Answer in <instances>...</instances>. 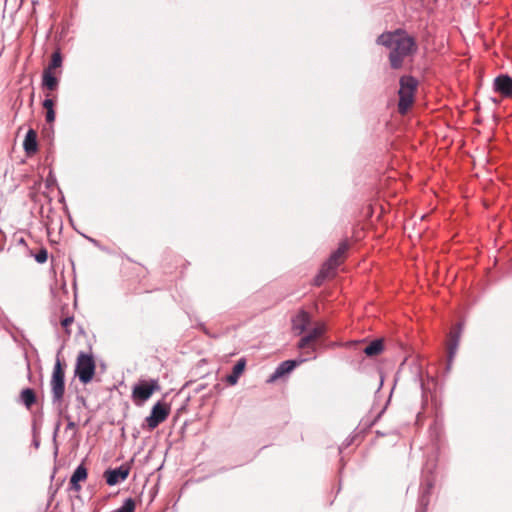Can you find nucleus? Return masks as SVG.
<instances>
[{
    "mask_svg": "<svg viewBox=\"0 0 512 512\" xmlns=\"http://www.w3.org/2000/svg\"><path fill=\"white\" fill-rule=\"evenodd\" d=\"M418 80L412 75H403L399 80V101L398 111L401 114L407 113L414 103L415 93L418 87Z\"/></svg>",
    "mask_w": 512,
    "mask_h": 512,
    "instance_id": "obj_1",
    "label": "nucleus"
},
{
    "mask_svg": "<svg viewBox=\"0 0 512 512\" xmlns=\"http://www.w3.org/2000/svg\"><path fill=\"white\" fill-rule=\"evenodd\" d=\"M416 51V42L413 37L405 35H401L395 46L389 53V61L390 65L393 69H399L403 65V60L405 57L413 54Z\"/></svg>",
    "mask_w": 512,
    "mask_h": 512,
    "instance_id": "obj_2",
    "label": "nucleus"
},
{
    "mask_svg": "<svg viewBox=\"0 0 512 512\" xmlns=\"http://www.w3.org/2000/svg\"><path fill=\"white\" fill-rule=\"evenodd\" d=\"M59 354L60 351L57 354L50 380L53 404H60L65 394V364L60 360Z\"/></svg>",
    "mask_w": 512,
    "mask_h": 512,
    "instance_id": "obj_3",
    "label": "nucleus"
},
{
    "mask_svg": "<svg viewBox=\"0 0 512 512\" xmlns=\"http://www.w3.org/2000/svg\"><path fill=\"white\" fill-rule=\"evenodd\" d=\"M435 468V463L430 464L428 462L422 470V482L420 486V495L418 499L420 508L416 512H425L429 504V497L435 484V477L433 474Z\"/></svg>",
    "mask_w": 512,
    "mask_h": 512,
    "instance_id": "obj_4",
    "label": "nucleus"
},
{
    "mask_svg": "<svg viewBox=\"0 0 512 512\" xmlns=\"http://www.w3.org/2000/svg\"><path fill=\"white\" fill-rule=\"evenodd\" d=\"M96 363L91 353L80 352L76 359L75 376L82 384H88L95 375Z\"/></svg>",
    "mask_w": 512,
    "mask_h": 512,
    "instance_id": "obj_5",
    "label": "nucleus"
},
{
    "mask_svg": "<svg viewBox=\"0 0 512 512\" xmlns=\"http://www.w3.org/2000/svg\"><path fill=\"white\" fill-rule=\"evenodd\" d=\"M161 389L157 379L140 380L133 386L132 397L139 404L146 402L154 392Z\"/></svg>",
    "mask_w": 512,
    "mask_h": 512,
    "instance_id": "obj_6",
    "label": "nucleus"
},
{
    "mask_svg": "<svg viewBox=\"0 0 512 512\" xmlns=\"http://www.w3.org/2000/svg\"><path fill=\"white\" fill-rule=\"evenodd\" d=\"M170 413V407L168 404L158 401L153 405L150 414L145 418V422L148 430H154L162 422H164Z\"/></svg>",
    "mask_w": 512,
    "mask_h": 512,
    "instance_id": "obj_7",
    "label": "nucleus"
},
{
    "mask_svg": "<svg viewBox=\"0 0 512 512\" xmlns=\"http://www.w3.org/2000/svg\"><path fill=\"white\" fill-rule=\"evenodd\" d=\"M462 331L463 323L459 322L452 327L448 334L447 370H450L451 364L456 355Z\"/></svg>",
    "mask_w": 512,
    "mask_h": 512,
    "instance_id": "obj_8",
    "label": "nucleus"
},
{
    "mask_svg": "<svg viewBox=\"0 0 512 512\" xmlns=\"http://www.w3.org/2000/svg\"><path fill=\"white\" fill-rule=\"evenodd\" d=\"M308 358L289 359L281 362L275 371L267 379V383H273L278 379L290 374L297 366L307 361Z\"/></svg>",
    "mask_w": 512,
    "mask_h": 512,
    "instance_id": "obj_9",
    "label": "nucleus"
},
{
    "mask_svg": "<svg viewBox=\"0 0 512 512\" xmlns=\"http://www.w3.org/2000/svg\"><path fill=\"white\" fill-rule=\"evenodd\" d=\"M130 473V465L122 464L116 468H109L104 472V478L109 486H115L127 479Z\"/></svg>",
    "mask_w": 512,
    "mask_h": 512,
    "instance_id": "obj_10",
    "label": "nucleus"
},
{
    "mask_svg": "<svg viewBox=\"0 0 512 512\" xmlns=\"http://www.w3.org/2000/svg\"><path fill=\"white\" fill-rule=\"evenodd\" d=\"M493 87L495 92L503 97L512 96V77L508 74H500L494 79Z\"/></svg>",
    "mask_w": 512,
    "mask_h": 512,
    "instance_id": "obj_11",
    "label": "nucleus"
},
{
    "mask_svg": "<svg viewBox=\"0 0 512 512\" xmlns=\"http://www.w3.org/2000/svg\"><path fill=\"white\" fill-rule=\"evenodd\" d=\"M310 323V315L305 310H301L296 316L292 318V330L296 335H301L307 331Z\"/></svg>",
    "mask_w": 512,
    "mask_h": 512,
    "instance_id": "obj_12",
    "label": "nucleus"
},
{
    "mask_svg": "<svg viewBox=\"0 0 512 512\" xmlns=\"http://www.w3.org/2000/svg\"><path fill=\"white\" fill-rule=\"evenodd\" d=\"M403 34L404 31L402 29H397L394 32H384L377 37L376 43L392 50L398 38Z\"/></svg>",
    "mask_w": 512,
    "mask_h": 512,
    "instance_id": "obj_13",
    "label": "nucleus"
},
{
    "mask_svg": "<svg viewBox=\"0 0 512 512\" xmlns=\"http://www.w3.org/2000/svg\"><path fill=\"white\" fill-rule=\"evenodd\" d=\"M349 249L348 242H341L339 247L332 252L329 259L324 263L327 267H330L332 270H335L341 263V259L346 254Z\"/></svg>",
    "mask_w": 512,
    "mask_h": 512,
    "instance_id": "obj_14",
    "label": "nucleus"
},
{
    "mask_svg": "<svg viewBox=\"0 0 512 512\" xmlns=\"http://www.w3.org/2000/svg\"><path fill=\"white\" fill-rule=\"evenodd\" d=\"M23 149L27 155H33L38 151V135L37 132L30 128L23 141Z\"/></svg>",
    "mask_w": 512,
    "mask_h": 512,
    "instance_id": "obj_15",
    "label": "nucleus"
},
{
    "mask_svg": "<svg viewBox=\"0 0 512 512\" xmlns=\"http://www.w3.org/2000/svg\"><path fill=\"white\" fill-rule=\"evenodd\" d=\"M246 367V359L240 358L233 366L232 372L226 376V381L229 385L233 386L238 383V380Z\"/></svg>",
    "mask_w": 512,
    "mask_h": 512,
    "instance_id": "obj_16",
    "label": "nucleus"
},
{
    "mask_svg": "<svg viewBox=\"0 0 512 512\" xmlns=\"http://www.w3.org/2000/svg\"><path fill=\"white\" fill-rule=\"evenodd\" d=\"M59 85V79L53 74L50 69H44L42 74V86L45 89L54 91Z\"/></svg>",
    "mask_w": 512,
    "mask_h": 512,
    "instance_id": "obj_17",
    "label": "nucleus"
},
{
    "mask_svg": "<svg viewBox=\"0 0 512 512\" xmlns=\"http://www.w3.org/2000/svg\"><path fill=\"white\" fill-rule=\"evenodd\" d=\"M384 350V342L382 339L378 338L371 341L363 350L366 356L374 357L382 353Z\"/></svg>",
    "mask_w": 512,
    "mask_h": 512,
    "instance_id": "obj_18",
    "label": "nucleus"
},
{
    "mask_svg": "<svg viewBox=\"0 0 512 512\" xmlns=\"http://www.w3.org/2000/svg\"><path fill=\"white\" fill-rule=\"evenodd\" d=\"M297 347L299 349H305V348H308L307 351H305V354L308 355V359H315L316 356L313 355L311 356L313 353H315L317 347L316 345L313 344V342L310 340V336H307V335H304L298 342L297 344Z\"/></svg>",
    "mask_w": 512,
    "mask_h": 512,
    "instance_id": "obj_19",
    "label": "nucleus"
},
{
    "mask_svg": "<svg viewBox=\"0 0 512 512\" xmlns=\"http://www.w3.org/2000/svg\"><path fill=\"white\" fill-rule=\"evenodd\" d=\"M21 402L29 409L37 401L36 394L32 388H24L20 393Z\"/></svg>",
    "mask_w": 512,
    "mask_h": 512,
    "instance_id": "obj_20",
    "label": "nucleus"
},
{
    "mask_svg": "<svg viewBox=\"0 0 512 512\" xmlns=\"http://www.w3.org/2000/svg\"><path fill=\"white\" fill-rule=\"evenodd\" d=\"M326 332L325 325H317L313 327L306 335L310 336V340L313 342L314 345L318 342L319 339L323 337V335Z\"/></svg>",
    "mask_w": 512,
    "mask_h": 512,
    "instance_id": "obj_21",
    "label": "nucleus"
},
{
    "mask_svg": "<svg viewBox=\"0 0 512 512\" xmlns=\"http://www.w3.org/2000/svg\"><path fill=\"white\" fill-rule=\"evenodd\" d=\"M333 271L334 270H332L330 267H327L326 264H323L319 273L314 278V285L315 286L322 285V283L325 281V279H327Z\"/></svg>",
    "mask_w": 512,
    "mask_h": 512,
    "instance_id": "obj_22",
    "label": "nucleus"
},
{
    "mask_svg": "<svg viewBox=\"0 0 512 512\" xmlns=\"http://www.w3.org/2000/svg\"><path fill=\"white\" fill-rule=\"evenodd\" d=\"M62 63L63 57L60 50L58 49L53 52L50 63L46 69H50V71H52L54 69L60 68L62 66Z\"/></svg>",
    "mask_w": 512,
    "mask_h": 512,
    "instance_id": "obj_23",
    "label": "nucleus"
},
{
    "mask_svg": "<svg viewBox=\"0 0 512 512\" xmlns=\"http://www.w3.org/2000/svg\"><path fill=\"white\" fill-rule=\"evenodd\" d=\"M87 476V468L84 466V464H80L75 468L70 478L74 479V481L81 482L84 481L87 478Z\"/></svg>",
    "mask_w": 512,
    "mask_h": 512,
    "instance_id": "obj_24",
    "label": "nucleus"
},
{
    "mask_svg": "<svg viewBox=\"0 0 512 512\" xmlns=\"http://www.w3.org/2000/svg\"><path fill=\"white\" fill-rule=\"evenodd\" d=\"M136 509V502L133 498L129 497L126 498L122 505L115 509L113 512H135Z\"/></svg>",
    "mask_w": 512,
    "mask_h": 512,
    "instance_id": "obj_25",
    "label": "nucleus"
},
{
    "mask_svg": "<svg viewBox=\"0 0 512 512\" xmlns=\"http://www.w3.org/2000/svg\"><path fill=\"white\" fill-rule=\"evenodd\" d=\"M34 259L37 263L43 264L48 259V251L46 248H41L35 255Z\"/></svg>",
    "mask_w": 512,
    "mask_h": 512,
    "instance_id": "obj_26",
    "label": "nucleus"
},
{
    "mask_svg": "<svg viewBox=\"0 0 512 512\" xmlns=\"http://www.w3.org/2000/svg\"><path fill=\"white\" fill-rule=\"evenodd\" d=\"M56 113L54 109L45 110V120L47 123H53L55 121Z\"/></svg>",
    "mask_w": 512,
    "mask_h": 512,
    "instance_id": "obj_27",
    "label": "nucleus"
},
{
    "mask_svg": "<svg viewBox=\"0 0 512 512\" xmlns=\"http://www.w3.org/2000/svg\"><path fill=\"white\" fill-rule=\"evenodd\" d=\"M74 321V318L73 316H68V317H65L62 321H61V325L63 328L66 329L67 333L70 334V332L68 331V327L73 323Z\"/></svg>",
    "mask_w": 512,
    "mask_h": 512,
    "instance_id": "obj_28",
    "label": "nucleus"
},
{
    "mask_svg": "<svg viewBox=\"0 0 512 512\" xmlns=\"http://www.w3.org/2000/svg\"><path fill=\"white\" fill-rule=\"evenodd\" d=\"M54 105H55V102L53 99H50V98H46L43 102H42V106L45 110H48V109H54Z\"/></svg>",
    "mask_w": 512,
    "mask_h": 512,
    "instance_id": "obj_29",
    "label": "nucleus"
},
{
    "mask_svg": "<svg viewBox=\"0 0 512 512\" xmlns=\"http://www.w3.org/2000/svg\"><path fill=\"white\" fill-rule=\"evenodd\" d=\"M69 485H70V489L73 491L77 492L81 489L80 482L74 481V479H72V478H70Z\"/></svg>",
    "mask_w": 512,
    "mask_h": 512,
    "instance_id": "obj_30",
    "label": "nucleus"
},
{
    "mask_svg": "<svg viewBox=\"0 0 512 512\" xmlns=\"http://www.w3.org/2000/svg\"><path fill=\"white\" fill-rule=\"evenodd\" d=\"M56 183H57V180H56L55 176L50 172L46 179L47 187H51L52 185H54Z\"/></svg>",
    "mask_w": 512,
    "mask_h": 512,
    "instance_id": "obj_31",
    "label": "nucleus"
},
{
    "mask_svg": "<svg viewBox=\"0 0 512 512\" xmlns=\"http://www.w3.org/2000/svg\"><path fill=\"white\" fill-rule=\"evenodd\" d=\"M89 242H91L94 246L98 247L101 250H104V248L101 246L100 242L92 237L83 235Z\"/></svg>",
    "mask_w": 512,
    "mask_h": 512,
    "instance_id": "obj_32",
    "label": "nucleus"
},
{
    "mask_svg": "<svg viewBox=\"0 0 512 512\" xmlns=\"http://www.w3.org/2000/svg\"><path fill=\"white\" fill-rule=\"evenodd\" d=\"M33 434H34L33 445H34L35 448H38L39 445H40V441H39V439L36 438V426H35V424L33 425Z\"/></svg>",
    "mask_w": 512,
    "mask_h": 512,
    "instance_id": "obj_33",
    "label": "nucleus"
},
{
    "mask_svg": "<svg viewBox=\"0 0 512 512\" xmlns=\"http://www.w3.org/2000/svg\"><path fill=\"white\" fill-rule=\"evenodd\" d=\"M205 387H206V385H205V384L199 383V384H197V385L195 386V388H194V392H195L196 394H198V393L202 392V391L205 389Z\"/></svg>",
    "mask_w": 512,
    "mask_h": 512,
    "instance_id": "obj_34",
    "label": "nucleus"
},
{
    "mask_svg": "<svg viewBox=\"0 0 512 512\" xmlns=\"http://www.w3.org/2000/svg\"><path fill=\"white\" fill-rule=\"evenodd\" d=\"M60 426H61V422L57 421L56 425H55V428H54V433H53V438L54 439L56 438V436H57V434L59 432Z\"/></svg>",
    "mask_w": 512,
    "mask_h": 512,
    "instance_id": "obj_35",
    "label": "nucleus"
},
{
    "mask_svg": "<svg viewBox=\"0 0 512 512\" xmlns=\"http://www.w3.org/2000/svg\"><path fill=\"white\" fill-rule=\"evenodd\" d=\"M76 427V423L72 420H69L66 426V430H73Z\"/></svg>",
    "mask_w": 512,
    "mask_h": 512,
    "instance_id": "obj_36",
    "label": "nucleus"
},
{
    "mask_svg": "<svg viewBox=\"0 0 512 512\" xmlns=\"http://www.w3.org/2000/svg\"><path fill=\"white\" fill-rule=\"evenodd\" d=\"M388 403H389V400L387 401V403H386V404H388ZM386 407H387V405H385V406L381 409V411L377 414V416H376V418H375V421H377L378 419H380V418H381V416L383 415V413H384V412H385V410H386Z\"/></svg>",
    "mask_w": 512,
    "mask_h": 512,
    "instance_id": "obj_37",
    "label": "nucleus"
},
{
    "mask_svg": "<svg viewBox=\"0 0 512 512\" xmlns=\"http://www.w3.org/2000/svg\"><path fill=\"white\" fill-rule=\"evenodd\" d=\"M77 401L80 402L82 405L86 404L85 398L83 396H81V395L77 396Z\"/></svg>",
    "mask_w": 512,
    "mask_h": 512,
    "instance_id": "obj_38",
    "label": "nucleus"
},
{
    "mask_svg": "<svg viewBox=\"0 0 512 512\" xmlns=\"http://www.w3.org/2000/svg\"><path fill=\"white\" fill-rule=\"evenodd\" d=\"M64 418H65L68 422H69V420H71V419H70V415H68V414H65V415H64Z\"/></svg>",
    "mask_w": 512,
    "mask_h": 512,
    "instance_id": "obj_39",
    "label": "nucleus"
},
{
    "mask_svg": "<svg viewBox=\"0 0 512 512\" xmlns=\"http://www.w3.org/2000/svg\"><path fill=\"white\" fill-rule=\"evenodd\" d=\"M19 243H20V244H24V243H25V240H24L23 238H21V239L19 240Z\"/></svg>",
    "mask_w": 512,
    "mask_h": 512,
    "instance_id": "obj_40",
    "label": "nucleus"
}]
</instances>
